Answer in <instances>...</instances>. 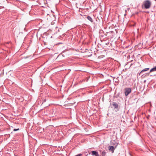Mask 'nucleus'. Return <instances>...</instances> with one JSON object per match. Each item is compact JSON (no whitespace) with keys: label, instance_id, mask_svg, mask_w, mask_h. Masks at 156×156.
Wrapping results in <instances>:
<instances>
[{"label":"nucleus","instance_id":"nucleus-1","mask_svg":"<svg viewBox=\"0 0 156 156\" xmlns=\"http://www.w3.org/2000/svg\"><path fill=\"white\" fill-rule=\"evenodd\" d=\"M151 5V2L150 0H146L144 1L142 5L143 9H149Z\"/></svg>","mask_w":156,"mask_h":156},{"label":"nucleus","instance_id":"nucleus-2","mask_svg":"<svg viewBox=\"0 0 156 156\" xmlns=\"http://www.w3.org/2000/svg\"><path fill=\"white\" fill-rule=\"evenodd\" d=\"M124 94L126 96H127L129 94L131 91V89L130 88H126L124 89Z\"/></svg>","mask_w":156,"mask_h":156},{"label":"nucleus","instance_id":"nucleus-3","mask_svg":"<svg viewBox=\"0 0 156 156\" xmlns=\"http://www.w3.org/2000/svg\"><path fill=\"white\" fill-rule=\"evenodd\" d=\"M108 148L109 150L111 151L112 153H113L114 152V147L113 146H109Z\"/></svg>","mask_w":156,"mask_h":156},{"label":"nucleus","instance_id":"nucleus-4","mask_svg":"<svg viewBox=\"0 0 156 156\" xmlns=\"http://www.w3.org/2000/svg\"><path fill=\"white\" fill-rule=\"evenodd\" d=\"M112 105L114 107V108H118V105L117 103L115 102H113Z\"/></svg>","mask_w":156,"mask_h":156},{"label":"nucleus","instance_id":"nucleus-5","mask_svg":"<svg viewBox=\"0 0 156 156\" xmlns=\"http://www.w3.org/2000/svg\"><path fill=\"white\" fill-rule=\"evenodd\" d=\"M149 68H145V69H143L141 72H140V74H141L143 72H146V71H147V70H149Z\"/></svg>","mask_w":156,"mask_h":156},{"label":"nucleus","instance_id":"nucleus-6","mask_svg":"<svg viewBox=\"0 0 156 156\" xmlns=\"http://www.w3.org/2000/svg\"><path fill=\"white\" fill-rule=\"evenodd\" d=\"M87 18L88 20L90 21L91 22H93V20L92 19L90 16H87Z\"/></svg>","mask_w":156,"mask_h":156},{"label":"nucleus","instance_id":"nucleus-7","mask_svg":"<svg viewBox=\"0 0 156 156\" xmlns=\"http://www.w3.org/2000/svg\"><path fill=\"white\" fill-rule=\"evenodd\" d=\"M156 71V66L151 69L150 70V72L155 71Z\"/></svg>","mask_w":156,"mask_h":156},{"label":"nucleus","instance_id":"nucleus-8","mask_svg":"<svg viewBox=\"0 0 156 156\" xmlns=\"http://www.w3.org/2000/svg\"><path fill=\"white\" fill-rule=\"evenodd\" d=\"M106 152L105 151H103L101 153V156H106Z\"/></svg>","mask_w":156,"mask_h":156},{"label":"nucleus","instance_id":"nucleus-9","mask_svg":"<svg viewBox=\"0 0 156 156\" xmlns=\"http://www.w3.org/2000/svg\"><path fill=\"white\" fill-rule=\"evenodd\" d=\"M98 152H97L96 151H91L92 155H96V154H97Z\"/></svg>","mask_w":156,"mask_h":156},{"label":"nucleus","instance_id":"nucleus-10","mask_svg":"<svg viewBox=\"0 0 156 156\" xmlns=\"http://www.w3.org/2000/svg\"><path fill=\"white\" fill-rule=\"evenodd\" d=\"M20 130V129L19 128H18V129H14L13 130V131H18V130Z\"/></svg>","mask_w":156,"mask_h":156},{"label":"nucleus","instance_id":"nucleus-11","mask_svg":"<svg viewBox=\"0 0 156 156\" xmlns=\"http://www.w3.org/2000/svg\"><path fill=\"white\" fill-rule=\"evenodd\" d=\"M82 155L81 154H79L75 155V156H81Z\"/></svg>","mask_w":156,"mask_h":156},{"label":"nucleus","instance_id":"nucleus-12","mask_svg":"<svg viewBox=\"0 0 156 156\" xmlns=\"http://www.w3.org/2000/svg\"><path fill=\"white\" fill-rule=\"evenodd\" d=\"M113 31H109L108 33V34H111V33H113Z\"/></svg>","mask_w":156,"mask_h":156},{"label":"nucleus","instance_id":"nucleus-13","mask_svg":"<svg viewBox=\"0 0 156 156\" xmlns=\"http://www.w3.org/2000/svg\"><path fill=\"white\" fill-rule=\"evenodd\" d=\"M95 156H99V155L98 154V152L97 154H96Z\"/></svg>","mask_w":156,"mask_h":156},{"label":"nucleus","instance_id":"nucleus-14","mask_svg":"<svg viewBox=\"0 0 156 156\" xmlns=\"http://www.w3.org/2000/svg\"><path fill=\"white\" fill-rule=\"evenodd\" d=\"M115 144H116V146L115 147V148H116V146L117 145H118V144H117V143H115Z\"/></svg>","mask_w":156,"mask_h":156}]
</instances>
